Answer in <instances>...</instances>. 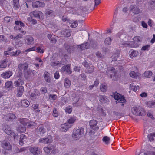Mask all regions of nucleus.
I'll return each mask as SVG.
<instances>
[{
    "label": "nucleus",
    "mask_w": 155,
    "mask_h": 155,
    "mask_svg": "<svg viewBox=\"0 0 155 155\" xmlns=\"http://www.w3.org/2000/svg\"><path fill=\"white\" fill-rule=\"evenodd\" d=\"M91 45L94 48H95L97 45V44L96 41H92L91 42Z\"/></svg>",
    "instance_id": "58"
},
{
    "label": "nucleus",
    "mask_w": 155,
    "mask_h": 155,
    "mask_svg": "<svg viewBox=\"0 0 155 155\" xmlns=\"http://www.w3.org/2000/svg\"><path fill=\"white\" fill-rule=\"evenodd\" d=\"M70 65L68 64L65 66H63L61 68V71L63 72H66L68 74H71L72 71L71 70Z\"/></svg>",
    "instance_id": "13"
},
{
    "label": "nucleus",
    "mask_w": 155,
    "mask_h": 155,
    "mask_svg": "<svg viewBox=\"0 0 155 155\" xmlns=\"http://www.w3.org/2000/svg\"><path fill=\"white\" fill-rule=\"evenodd\" d=\"M98 111L99 112L101 113V114L104 116H105L106 115L103 109L101 107L98 108Z\"/></svg>",
    "instance_id": "63"
},
{
    "label": "nucleus",
    "mask_w": 155,
    "mask_h": 155,
    "mask_svg": "<svg viewBox=\"0 0 155 155\" xmlns=\"http://www.w3.org/2000/svg\"><path fill=\"white\" fill-rule=\"evenodd\" d=\"M72 125L68 123L62 124L60 127V130L62 132H65L71 127Z\"/></svg>",
    "instance_id": "8"
},
{
    "label": "nucleus",
    "mask_w": 155,
    "mask_h": 155,
    "mask_svg": "<svg viewBox=\"0 0 155 155\" xmlns=\"http://www.w3.org/2000/svg\"><path fill=\"white\" fill-rule=\"evenodd\" d=\"M97 124V122L94 120H91L89 122V125L91 128L95 130H97L99 129L98 126L96 127Z\"/></svg>",
    "instance_id": "15"
},
{
    "label": "nucleus",
    "mask_w": 155,
    "mask_h": 155,
    "mask_svg": "<svg viewBox=\"0 0 155 155\" xmlns=\"http://www.w3.org/2000/svg\"><path fill=\"white\" fill-rule=\"evenodd\" d=\"M114 97L115 100L118 101V103H120V104L122 106H124V103L126 102V100L123 96L117 93V94H114Z\"/></svg>",
    "instance_id": "4"
},
{
    "label": "nucleus",
    "mask_w": 155,
    "mask_h": 155,
    "mask_svg": "<svg viewBox=\"0 0 155 155\" xmlns=\"http://www.w3.org/2000/svg\"><path fill=\"white\" fill-rule=\"evenodd\" d=\"M17 131L18 132L23 133L25 131L26 128L25 126L21 125H20L18 128L17 129Z\"/></svg>",
    "instance_id": "33"
},
{
    "label": "nucleus",
    "mask_w": 155,
    "mask_h": 155,
    "mask_svg": "<svg viewBox=\"0 0 155 155\" xmlns=\"http://www.w3.org/2000/svg\"><path fill=\"white\" fill-rule=\"evenodd\" d=\"M27 137L24 134H22L20 136L19 143L20 145H22L23 144L24 142L26 140Z\"/></svg>",
    "instance_id": "30"
},
{
    "label": "nucleus",
    "mask_w": 155,
    "mask_h": 155,
    "mask_svg": "<svg viewBox=\"0 0 155 155\" xmlns=\"http://www.w3.org/2000/svg\"><path fill=\"white\" fill-rule=\"evenodd\" d=\"M40 93L38 90L35 89L33 92L31 93L30 94V98L33 101H35L37 98V96H40Z\"/></svg>",
    "instance_id": "9"
},
{
    "label": "nucleus",
    "mask_w": 155,
    "mask_h": 155,
    "mask_svg": "<svg viewBox=\"0 0 155 155\" xmlns=\"http://www.w3.org/2000/svg\"><path fill=\"white\" fill-rule=\"evenodd\" d=\"M117 36L121 39L123 40L126 38V35L124 32V31L122 30L117 34Z\"/></svg>",
    "instance_id": "27"
},
{
    "label": "nucleus",
    "mask_w": 155,
    "mask_h": 155,
    "mask_svg": "<svg viewBox=\"0 0 155 155\" xmlns=\"http://www.w3.org/2000/svg\"><path fill=\"white\" fill-rule=\"evenodd\" d=\"M102 51L105 54L109 52L110 50L108 48L103 47L102 48Z\"/></svg>",
    "instance_id": "57"
},
{
    "label": "nucleus",
    "mask_w": 155,
    "mask_h": 155,
    "mask_svg": "<svg viewBox=\"0 0 155 155\" xmlns=\"http://www.w3.org/2000/svg\"><path fill=\"white\" fill-rule=\"evenodd\" d=\"M24 91V88L23 86H20L18 87L17 88V96L18 97H21L23 95Z\"/></svg>",
    "instance_id": "21"
},
{
    "label": "nucleus",
    "mask_w": 155,
    "mask_h": 155,
    "mask_svg": "<svg viewBox=\"0 0 155 155\" xmlns=\"http://www.w3.org/2000/svg\"><path fill=\"white\" fill-rule=\"evenodd\" d=\"M16 118V117L15 114L13 113H9L4 117V119L7 121H10Z\"/></svg>",
    "instance_id": "19"
},
{
    "label": "nucleus",
    "mask_w": 155,
    "mask_h": 155,
    "mask_svg": "<svg viewBox=\"0 0 155 155\" xmlns=\"http://www.w3.org/2000/svg\"><path fill=\"white\" fill-rule=\"evenodd\" d=\"M36 131L38 134L43 135L46 132V127L44 125H40L36 129Z\"/></svg>",
    "instance_id": "7"
},
{
    "label": "nucleus",
    "mask_w": 155,
    "mask_h": 155,
    "mask_svg": "<svg viewBox=\"0 0 155 155\" xmlns=\"http://www.w3.org/2000/svg\"><path fill=\"white\" fill-rule=\"evenodd\" d=\"M11 137H13L15 139L18 140V135L17 133H15L13 132L10 135Z\"/></svg>",
    "instance_id": "53"
},
{
    "label": "nucleus",
    "mask_w": 155,
    "mask_h": 155,
    "mask_svg": "<svg viewBox=\"0 0 155 155\" xmlns=\"http://www.w3.org/2000/svg\"><path fill=\"white\" fill-rule=\"evenodd\" d=\"M0 41L5 42H8V39L3 35H0Z\"/></svg>",
    "instance_id": "47"
},
{
    "label": "nucleus",
    "mask_w": 155,
    "mask_h": 155,
    "mask_svg": "<svg viewBox=\"0 0 155 155\" xmlns=\"http://www.w3.org/2000/svg\"><path fill=\"white\" fill-rule=\"evenodd\" d=\"M34 38L30 35L26 36L24 38L25 43L28 45H32L34 43Z\"/></svg>",
    "instance_id": "11"
},
{
    "label": "nucleus",
    "mask_w": 155,
    "mask_h": 155,
    "mask_svg": "<svg viewBox=\"0 0 155 155\" xmlns=\"http://www.w3.org/2000/svg\"><path fill=\"white\" fill-rule=\"evenodd\" d=\"M27 120V119L26 118H22L20 120V122L21 124V125H24L25 126L26 125V123L27 122H26V121Z\"/></svg>",
    "instance_id": "50"
},
{
    "label": "nucleus",
    "mask_w": 155,
    "mask_h": 155,
    "mask_svg": "<svg viewBox=\"0 0 155 155\" xmlns=\"http://www.w3.org/2000/svg\"><path fill=\"white\" fill-rule=\"evenodd\" d=\"M61 35L64 37H68L71 35L70 31L67 29H63L61 31Z\"/></svg>",
    "instance_id": "24"
},
{
    "label": "nucleus",
    "mask_w": 155,
    "mask_h": 155,
    "mask_svg": "<svg viewBox=\"0 0 155 155\" xmlns=\"http://www.w3.org/2000/svg\"><path fill=\"white\" fill-rule=\"evenodd\" d=\"M129 55L131 58L136 57L138 55V52L137 51L131 50L129 51Z\"/></svg>",
    "instance_id": "35"
},
{
    "label": "nucleus",
    "mask_w": 155,
    "mask_h": 155,
    "mask_svg": "<svg viewBox=\"0 0 155 155\" xmlns=\"http://www.w3.org/2000/svg\"><path fill=\"white\" fill-rule=\"evenodd\" d=\"M77 118L75 116H72L67 121L68 123L69 124L74 123L77 120Z\"/></svg>",
    "instance_id": "37"
},
{
    "label": "nucleus",
    "mask_w": 155,
    "mask_h": 155,
    "mask_svg": "<svg viewBox=\"0 0 155 155\" xmlns=\"http://www.w3.org/2000/svg\"><path fill=\"white\" fill-rule=\"evenodd\" d=\"M96 55L98 58H104V56L101 54V52L97 51L96 53Z\"/></svg>",
    "instance_id": "51"
},
{
    "label": "nucleus",
    "mask_w": 155,
    "mask_h": 155,
    "mask_svg": "<svg viewBox=\"0 0 155 155\" xmlns=\"http://www.w3.org/2000/svg\"><path fill=\"white\" fill-rule=\"evenodd\" d=\"M36 73V72L35 70H28L24 72V76L26 79H28L29 78L33 77Z\"/></svg>",
    "instance_id": "6"
},
{
    "label": "nucleus",
    "mask_w": 155,
    "mask_h": 155,
    "mask_svg": "<svg viewBox=\"0 0 155 155\" xmlns=\"http://www.w3.org/2000/svg\"><path fill=\"white\" fill-rule=\"evenodd\" d=\"M13 87L12 83L11 81H8L5 83V87L7 88H10Z\"/></svg>",
    "instance_id": "44"
},
{
    "label": "nucleus",
    "mask_w": 155,
    "mask_h": 155,
    "mask_svg": "<svg viewBox=\"0 0 155 155\" xmlns=\"http://www.w3.org/2000/svg\"><path fill=\"white\" fill-rule=\"evenodd\" d=\"M90 45V44L88 42L82 44L81 45H78V48L81 50H83L85 49L89 48Z\"/></svg>",
    "instance_id": "26"
},
{
    "label": "nucleus",
    "mask_w": 155,
    "mask_h": 155,
    "mask_svg": "<svg viewBox=\"0 0 155 155\" xmlns=\"http://www.w3.org/2000/svg\"><path fill=\"white\" fill-rule=\"evenodd\" d=\"M29 149L30 152L34 155H38L40 153V151L38 150L37 147H30Z\"/></svg>",
    "instance_id": "17"
},
{
    "label": "nucleus",
    "mask_w": 155,
    "mask_h": 155,
    "mask_svg": "<svg viewBox=\"0 0 155 155\" xmlns=\"http://www.w3.org/2000/svg\"><path fill=\"white\" fill-rule=\"evenodd\" d=\"M28 64L27 63H25L23 64H20L18 65V69L19 71H22L23 69L24 71H25L27 68Z\"/></svg>",
    "instance_id": "20"
},
{
    "label": "nucleus",
    "mask_w": 155,
    "mask_h": 155,
    "mask_svg": "<svg viewBox=\"0 0 155 155\" xmlns=\"http://www.w3.org/2000/svg\"><path fill=\"white\" fill-rule=\"evenodd\" d=\"M24 80L21 78H20L18 79L17 80L15 81L14 84L16 86V87H18L20 85L22 86V85L24 83Z\"/></svg>",
    "instance_id": "22"
},
{
    "label": "nucleus",
    "mask_w": 155,
    "mask_h": 155,
    "mask_svg": "<svg viewBox=\"0 0 155 155\" xmlns=\"http://www.w3.org/2000/svg\"><path fill=\"white\" fill-rule=\"evenodd\" d=\"M7 60L5 59L0 63V67L1 68H5L7 66Z\"/></svg>",
    "instance_id": "40"
},
{
    "label": "nucleus",
    "mask_w": 155,
    "mask_h": 155,
    "mask_svg": "<svg viewBox=\"0 0 155 155\" xmlns=\"http://www.w3.org/2000/svg\"><path fill=\"white\" fill-rule=\"evenodd\" d=\"M66 112L68 113H70L72 111L71 107L69 106L67 107L65 110Z\"/></svg>",
    "instance_id": "61"
},
{
    "label": "nucleus",
    "mask_w": 155,
    "mask_h": 155,
    "mask_svg": "<svg viewBox=\"0 0 155 155\" xmlns=\"http://www.w3.org/2000/svg\"><path fill=\"white\" fill-rule=\"evenodd\" d=\"M106 73L107 74L108 76L110 77V78H112L113 77L115 76L116 73L115 68L113 67H112L110 69H108L106 71Z\"/></svg>",
    "instance_id": "14"
},
{
    "label": "nucleus",
    "mask_w": 155,
    "mask_h": 155,
    "mask_svg": "<svg viewBox=\"0 0 155 155\" xmlns=\"http://www.w3.org/2000/svg\"><path fill=\"white\" fill-rule=\"evenodd\" d=\"M94 70V67L93 66H89L85 70V72L86 73L91 74L93 73Z\"/></svg>",
    "instance_id": "32"
},
{
    "label": "nucleus",
    "mask_w": 155,
    "mask_h": 155,
    "mask_svg": "<svg viewBox=\"0 0 155 155\" xmlns=\"http://www.w3.org/2000/svg\"><path fill=\"white\" fill-rule=\"evenodd\" d=\"M15 25H18L21 26V27H24L25 26L24 24L22 23V22L19 21H16L15 22Z\"/></svg>",
    "instance_id": "54"
},
{
    "label": "nucleus",
    "mask_w": 155,
    "mask_h": 155,
    "mask_svg": "<svg viewBox=\"0 0 155 155\" xmlns=\"http://www.w3.org/2000/svg\"><path fill=\"white\" fill-rule=\"evenodd\" d=\"M52 141V137L51 135L48 136L46 138H41L38 140V143H42L48 144L51 143Z\"/></svg>",
    "instance_id": "5"
},
{
    "label": "nucleus",
    "mask_w": 155,
    "mask_h": 155,
    "mask_svg": "<svg viewBox=\"0 0 155 155\" xmlns=\"http://www.w3.org/2000/svg\"><path fill=\"white\" fill-rule=\"evenodd\" d=\"M52 115L54 117H57L58 115V113L56 109L54 108L53 110Z\"/></svg>",
    "instance_id": "55"
},
{
    "label": "nucleus",
    "mask_w": 155,
    "mask_h": 155,
    "mask_svg": "<svg viewBox=\"0 0 155 155\" xmlns=\"http://www.w3.org/2000/svg\"><path fill=\"white\" fill-rule=\"evenodd\" d=\"M31 16L33 15L37 18L40 19L43 16V13L41 11H34L30 13Z\"/></svg>",
    "instance_id": "10"
},
{
    "label": "nucleus",
    "mask_w": 155,
    "mask_h": 155,
    "mask_svg": "<svg viewBox=\"0 0 155 155\" xmlns=\"http://www.w3.org/2000/svg\"><path fill=\"white\" fill-rule=\"evenodd\" d=\"M64 85L66 88H69L71 85V81L68 79L66 78L64 82Z\"/></svg>",
    "instance_id": "34"
},
{
    "label": "nucleus",
    "mask_w": 155,
    "mask_h": 155,
    "mask_svg": "<svg viewBox=\"0 0 155 155\" xmlns=\"http://www.w3.org/2000/svg\"><path fill=\"white\" fill-rule=\"evenodd\" d=\"M13 73L11 71H7L1 74V76L4 78H8L12 75Z\"/></svg>",
    "instance_id": "18"
},
{
    "label": "nucleus",
    "mask_w": 155,
    "mask_h": 155,
    "mask_svg": "<svg viewBox=\"0 0 155 155\" xmlns=\"http://www.w3.org/2000/svg\"><path fill=\"white\" fill-rule=\"evenodd\" d=\"M40 91H41V93L44 94L47 92V89L46 87H43L41 88Z\"/></svg>",
    "instance_id": "56"
},
{
    "label": "nucleus",
    "mask_w": 155,
    "mask_h": 155,
    "mask_svg": "<svg viewBox=\"0 0 155 155\" xmlns=\"http://www.w3.org/2000/svg\"><path fill=\"white\" fill-rule=\"evenodd\" d=\"M13 8L15 9L19 8V0H13Z\"/></svg>",
    "instance_id": "36"
},
{
    "label": "nucleus",
    "mask_w": 155,
    "mask_h": 155,
    "mask_svg": "<svg viewBox=\"0 0 155 155\" xmlns=\"http://www.w3.org/2000/svg\"><path fill=\"white\" fill-rule=\"evenodd\" d=\"M119 52L115 54H114L112 57L113 61H116L117 60L119 55Z\"/></svg>",
    "instance_id": "48"
},
{
    "label": "nucleus",
    "mask_w": 155,
    "mask_h": 155,
    "mask_svg": "<svg viewBox=\"0 0 155 155\" xmlns=\"http://www.w3.org/2000/svg\"><path fill=\"white\" fill-rule=\"evenodd\" d=\"M150 47V45H149L143 46L141 48V50L142 51H148Z\"/></svg>",
    "instance_id": "52"
},
{
    "label": "nucleus",
    "mask_w": 155,
    "mask_h": 155,
    "mask_svg": "<svg viewBox=\"0 0 155 155\" xmlns=\"http://www.w3.org/2000/svg\"><path fill=\"white\" fill-rule=\"evenodd\" d=\"M2 145L4 149L9 150L12 149V146L8 142H3Z\"/></svg>",
    "instance_id": "23"
},
{
    "label": "nucleus",
    "mask_w": 155,
    "mask_h": 155,
    "mask_svg": "<svg viewBox=\"0 0 155 155\" xmlns=\"http://www.w3.org/2000/svg\"><path fill=\"white\" fill-rule=\"evenodd\" d=\"M71 25V26L72 28H75L78 26V23L76 21H72Z\"/></svg>",
    "instance_id": "60"
},
{
    "label": "nucleus",
    "mask_w": 155,
    "mask_h": 155,
    "mask_svg": "<svg viewBox=\"0 0 155 155\" xmlns=\"http://www.w3.org/2000/svg\"><path fill=\"white\" fill-rule=\"evenodd\" d=\"M26 125L28 127H31L32 126H34L35 125V122L33 121H30L28 122H27L26 123Z\"/></svg>",
    "instance_id": "59"
},
{
    "label": "nucleus",
    "mask_w": 155,
    "mask_h": 155,
    "mask_svg": "<svg viewBox=\"0 0 155 155\" xmlns=\"http://www.w3.org/2000/svg\"><path fill=\"white\" fill-rule=\"evenodd\" d=\"M4 130V132L8 135H10L13 131L11 130V128L7 126H5Z\"/></svg>",
    "instance_id": "38"
},
{
    "label": "nucleus",
    "mask_w": 155,
    "mask_h": 155,
    "mask_svg": "<svg viewBox=\"0 0 155 155\" xmlns=\"http://www.w3.org/2000/svg\"><path fill=\"white\" fill-rule=\"evenodd\" d=\"M54 12L52 10L47 9L46 10L45 13V15L46 16L49 17L54 15Z\"/></svg>",
    "instance_id": "28"
},
{
    "label": "nucleus",
    "mask_w": 155,
    "mask_h": 155,
    "mask_svg": "<svg viewBox=\"0 0 155 155\" xmlns=\"http://www.w3.org/2000/svg\"><path fill=\"white\" fill-rule=\"evenodd\" d=\"M107 86L105 84L101 85L100 86V90L101 91L104 92L106 91Z\"/></svg>",
    "instance_id": "46"
},
{
    "label": "nucleus",
    "mask_w": 155,
    "mask_h": 155,
    "mask_svg": "<svg viewBox=\"0 0 155 155\" xmlns=\"http://www.w3.org/2000/svg\"><path fill=\"white\" fill-rule=\"evenodd\" d=\"M32 6L33 8L43 7L45 6V4L44 2L38 1L33 2Z\"/></svg>",
    "instance_id": "16"
},
{
    "label": "nucleus",
    "mask_w": 155,
    "mask_h": 155,
    "mask_svg": "<svg viewBox=\"0 0 155 155\" xmlns=\"http://www.w3.org/2000/svg\"><path fill=\"white\" fill-rule=\"evenodd\" d=\"M30 104V102L26 99H23L21 101V106L24 107H28Z\"/></svg>",
    "instance_id": "29"
},
{
    "label": "nucleus",
    "mask_w": 155,
    "mask_h": 155,
    "mask_svg": "<svg viewBox=\"0 0 155 155\" xmlns=\"http://www.w3.org/2000/svg\"><path fill=\"white\" fill-rule=\"evenodd\" d=\"M134 41H130L126 44V46L130 47H137L140 44L141 41L139 37H135L133 38Z\"/></svg>",
    "instance_id": "3"
},
{
    "label": "nucleus",
    "mask_w": 155,
    "mask_h": 155,
    "mask_svg": "<svg viewBox=\"0 0 155 155\" xmlns=\"http://www.w3.org/2000/svg\"><path fill=\"white\" fill-rule=\"evenodd\" d=\"M129 9L130 11L132 12L134 14H137L140 12L139 8L135 5H131Z\"/></svg>",
    "instance_id": "12"
},
{
    "label": "nucleus",
    "mask_w": 155,
    "mask_h": 155,
    "mask_svg": "<svg viewBox=\"0 0 155 155\" xmlns=\"http://www.w3.org/2000/svg\"><path fill=\"white\" fill-rule=\"evenodd\" d=\"M152 74L151 71H146L143 74V76L146 78H150Z\"/></svg>",
    "instance_id": "42"
},
{
    "label": "nucleus",
    "mask_w": 155,
    "mask_h": 155,
    "mask_svg": "<svg viewBox=\"0 0 155 155\" xmlns=\"http://www.w3.org/2000/svg\"><path fill=\"white\" fill-rule=\"evenodd\" d=\"M99 101L101 103L105 104L107 103L108 99L106 96L100 95L99 96Z\"/></svg>",
    "instance_id": "25"
},
{
    "label": "nucleus",
    "mask_w": 155,
    "mask_h": 155,
    "mask_svg": "<svg viewBox=\"0 0 155 155\" xmlns=\"http://www.w3.org/2000/svg\"><path fill=\"white\" fill-rule=\"evenodd\" d=\"M44 77L45 81L49 83L50 82V74L47 71H45L44 73Z\"/></svg>",
    "instance_id": "31"
},
{
    "label": "nucleus",
    "mask_w": 155,
    "mask_h": 155,
    "mask_svg": "<svg viewBox=\"0 0 155 155\" xmlns=\"http://www.w3.org/2000/svg\"><path fill=\"white\" fill-rule=\"evenodd\" d=\"M84 134V129L78 127V129H76L73 130L72 136L73 139L77 140L83 136Z\"/></svg>",
    "instance_id": "1"
},
{
    "label": "nucleus",
    "mask_w": 155,
    "mask_h": 155,
    "mask_svg": "<svg viewBox=\"0 0 155 155\" xmlns=\"http://www.w3.org/2000/svg\"><path fill=\"white\" fill-rule=\"evenodd\" d=\"M50 65L54 67L57 66H60L62 65V63L58 61H52L51 62Z\"/></svg>",
    "instance_id": "41"
},
{
    "label": "nucleus",
    "mask_w": 155,
    "mask_h": 155,
    "mask_svg": "<svg viewBox=\"0 0 155 155\" xmlns=\"http://www.w3.org/2000/svg\"><path fill=\"white\" fill-rule=\"evenodd\" d=\"M79 78L85 81L86 80V76L85 74L83 73L80 75Z\"/></svg>",
    "instance_id": "64"
},
{
    "label": "nucleus",
    "mask_w": 155,
    "mask_h": 155,
    "mask_svg": "<svg viewBox=\"0 0 155 155\" xmlns=\"http://www.w3.org/2000/svg\"><path fill=\"white\" fill-rule=\"evenodd\" d=\"M112 39L110 38H107L105 39L104 41V43L106 45H110L111 41H112Z\"/></svg>",
    "instance_id": "49"
},
{
    "label": "nucleus",
    "mask_w": 155,
    "mask_h": 155,
    "mask_svg": "<svg viewBox=\"0 0 155 155\" xmlns=\"http://www.w3.org/2000/svg\"><path fill=\"white\" fill-rule=\"evenodd\" d=\"M64 46L65 49L68 53H71L73 51V46L68 45L67 44H64Z\"/></svg>",
    "instance_id": "39"
},
{
    "label": "nucleus",
    "mask_w": 155,
    "mask_h": 155,
    "mask_svg": "<svg viewBox=\"0 0 155 155\" xmlns=\"http://www.w3.org/2000/svg\"><path fill=\"white\" fill-rule=\"evenodd\" d=\"M132 113L136 116H144L146 113L143 108L138 107H134L132 109Z\"/></svg>",
    "instance_id": "2"
},
{
    "label": "nucleus",
    "mask_w": 155,
    "mask_h": 155,
    "mask_svg": "<svg viewBox=\"0 0 155 155\" xmlns=\"http://www.w3.org/2000/svg\"><path fill=\"white\" fill-rule=\"evenodd\" d=\"M153 137H155V133H152L149 134L147 135V137L149 140L150 141L154 140Z\"/></svg>",
    "instance_id": "43"
},
{
    "label": "nucleus",
    "mask_w": 155,
    "mask_h": 155,
    "mask_svg": "<svg viewBox=\"0 0 155 155\" xmlns=\"http://www.w3.org/2000/svg\"><path fill=\"white\" fill-rule=\"evenodd\" d=\"M103 142H104L106 144H108L110 143V139L107 136H104L102 139Z\"/></svg>",
    "instance_id": "45"
},
{
    "label": "nucleus",
    "mask_w": 155,
    "mask_h": 155,
    "mask_svg": "<svg viewBox=\"0 0 155 155\" xmlns=\"http://www.w3.org/2000/svg\"><path fill=\"white\" fill-rule=\"evenodd\" d=\"M49 98L53 100H55L57 98V96L56 95H49Z\"/></svg>",
    "instance_id": "62"
}]
</instances>
